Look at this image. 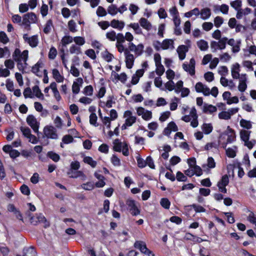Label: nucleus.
<instances>
[{
	"label": "nucleus",
	"instance_id": "1",
	"mask_svg": "<svg viewBox=\"0 0 256 256\" xmlns=\"http://www.w3.org/2000/svg\"><path fill=\"white\" fill-rule=\"evenodd\" d=\"M124 118H125V122L122 126V130L126 129L128 126H132L136 122V116H134L130 110H126L124 112Z\"/></svg>",
	"mask_w": 256,
	"mask_h": 256
},
{
	"label": "nucleus",
	"instance_id": "2",
	"mask_svg": "<svg viewBox=\"0 0 256 256\" xmlns=\"http://www.w3.org/2000/svg\"><path fill=\"white\" fill-rule=\"evenodd\" d=\"M44 136L48 138L56 140L58 138V135L56 129L52 126H46L43 130Z\"/></svg>",
	"mask_w": 256,
	"mask_h": 256
},
{
	"label": "nucleus",
	"instance_id": "3",
	"mask_svg": "<svg viewBox=\"0 0 256 256\" xmlns=\"http://www.w3.org/2000/svg\"><path fill=\"white\" fill-rule=\"evenodd\" d=\"M30 222L34 225H37L39 223L43 224V226L45 228L48 227L50 226V224L46 220V218L40 214L31 216L30 218Z\"/></svg>",
	"mask_w": 256,
	"mask_h": 256
},
{
	"label": "nucleus",
	"instance_id": "4",
	"mask_svg": "<svg viewBox=\"0 0 256 256\" xmlns=\"http://www.w3.org/2000/svg\"><path fill=\"white\" fill-rule=\"evenodd\" d=\"M127 48L129 52H134L136 56H139L143 53L144 46L142 44H140L136 46L132 42H129L128 48Z\"/></svg>",
	"mask_w": 256,
	"mask_h": 256
},
{
	"label": "nucleus",
	"instance_id": "5",
	"mask_svg": "<svg viewBox=\"0 0 256 256\" xmlns=\"http://www.w3.org/2000/svg\"><path fill=\"white\" fill-rule=\"evenodd\" d=\"M134 246L140 250L142 253L148 256H154L152 252L146 248V243L142 241H136L134 244Z\"/></svg>",
	"mask_w": 256,
	"mask_h": 256
},
{
	"label": "nucleus",
	"instance_id": "6",
	"mask_svg": "<svg viewBox=\"0 0 256 256\" xmlns=\"http://www.w3.org/2000/svg\"><path fill=\"white\" fill-rule=\"evenodd\" d=\"M26 122L35 132H38L40 123L33 115H28V116Z\"/></svg>",
	"mask_w": 256,
	"mask_h": 256
},
{
	"label": "nucleus",
	"instance_id": "7",
	"mask_svg": "<svg viewBox=\"0 0 256 256\" xmlns=\"http://www.w3.org/2000/svg\"><path fill=\"white\" fill-rule=\"evenodd\" d=\"M37 20L36 15L33 12H28L23 16L22 24L28 27L30 23H35Z\"/></svg>",
	"mask_w": 256,
	"mask_h": 256
},
{
	"label": "nucleus",
	"instance_id": "8",
	"mask_svg": "<svg viewBox=\"0 0 256 256\" xmlns=\"http://www.w3.org/2000/svg\"><path fill=\"white\" fill-rule=\"evenodd\" d=\"M182 68L186 72H188L191 76L195 74V60L194 58L190 60L188 64H182Z\"/></svg>",
	"mask_w": 256,
	"mask_h": 256
},
{
	"label": "nucleus",
	"instance_id": "9",
	"mask_svg": "<svg viewBox=\"0 0 256 256\" xmlns=\"http://www.w3.org/2000/svg\"><path fill=\"white\" fill-rule=\"evenodd\" d=\"M126 204L132 215L137 216L140 214V210L136 205L135 202L134 200H128Z\"/></svg>",
	"mask_w": 256,
	"mask_h": 256
},
{
	"label": "nucleus",
	"instance_id": "10",
	"mask_svg": "<svg viewBox=\"0 0 256 256\" xmlns=\"http://www.w3.org/2000/svg\"><path fill=\"white\" fill-rule=\"evenodd\" d=\"M229 182V178L227 175H224L220 181L218 183V186L219 188V190L222 192L226 193L227 192L226 186L228 184Z\"/></svg>",
	"mask_w": 256,
	"mask_h": 256
},
{
	"label": "nucleus",
	"instance_id": "11",
	"mask_svg": "<svg viewBox=\"0 0 256 256\" xmlns=\"http://www.w3.org/2000/svg\"><path fill=\"white\" fill-rule=\"evenodd\" d=\"M23 38L25 42L29 44L32 47H36L38 44V38L37 36H33L29 37L28 34H24L23 35Z\"/></svg>",
	"mask_w": 256,
	"mask_h": 256
},
{
	"label": "nucleus",
	"instance_id": "12",
	"mask_svg": "<svg viewBox=\"0 0 256 256\" xmlns=\"http://www.w3.org/2000/svg\"><path fill=\"white\" fill-rule=\"evenodd\" d=\"M195 88L196 92H202L206 96L210 94V89L200 82L196 84Z\"/></svg>",
	"mask_w": 256,
	"mask_h": 256
},
{
	"label": "nucleus",
	"instance_id": "13",
	"mask_svg": "<svg viewBox=\"0 0 256 256\" xmlns=\"http://www.w3.org/2000/svg\"><path fill=\"white\" fill-rule=\"evenodd\" d=\"M248 78L246 74H242L240 79H239V84L238 86V90L240 92H244L247 88Z\"/></svg>",
	"mask_w": 256,
	"mask_h": 256
},
{
	"label": "nucleus",
	"instance_id": "14",
	"mask_svg": "<svg viewBox=\"0 0 256 256\" xmlns=\"http://www.w3.org/2000/svg\"><path fill=\"white\" fill-rule=\"evenodd\" d=\"M126 58V64L128 68H131L134 63V56L128 52V50H126V54H124Z\"/></svg>",
	"mask_w": 256,
	"mask_h": 256
},
{
	"label": "nucleus",
	"instance_id": "15",
	"mask_svg": "<svg viewBox=\"0 0 256 256\" xmlns=\"http://www.w3.org/2000/svg\"><path fill=\"white\" fill-rule=\"evenodd\" d=\"M190 114L192 119L190 126L193 128H196L198 126V116L195 108L194 107L190 110Z\"/></svg>",
	"mask_w": 256,
	"mask_h": 256
},
{
	"label": "nucleus",
	"instance_id": "16",
	"mask_svg": "<svg viewBox=\"0 0 256 256\" xmlns=\"http://www.w3.org/2000/svg\"><path fill=\"white\" fill-rule=\"evenodd\" d=\"M140 26L147 31L150 30L152 28V24L146 18H142L139 20Z\"/></svg>",
	"mask_w": 256,
	"mask_h": 256
},
{
	"label": "nucleus",
	"instance_id": "17",
	"mask_svg": "<svg viewBox=\"0 0 256 256\" xmlns=\"http://www.w3.org/2000/svg\"><path fill=\"white\" fill-rule=\"evenodd\" d=\"M240 66L238 63L234 64L232 68V76L234 79H240L241 74H240Z\"/></svg>",
	"mask_w": 256,
	"mask_h": 256
},
{
	"label": "nucleus",
	"instance_id": "18",
	"mask_svg": "<svg viewBox=\"0 0 256 256\" xmlns=\"http://www.w3.org/2000/svg\"><path fill=\"white\" fill-rule=\"evenodd\" d=\"M188 47L184 45H181L178 48L176 51L178 53L179 58L180 60L184 59L186 54L188 51Z\"/></svg>",
	"mask_w": 256,
	"mask_h": 256
},
{
	"label": "nucleus",
	"instance_id": "19",
	"mask_svg": "<svg viewBox=\"0 0 256 256\" xmlns=\"http://www.w3.org/2000/svg\"><path fill=\"white\" fill-rule=\"evenodd\" d=\"M162 50L172 49L173 50L174 47V40L172 39L164 40L162 42Z\"/></svg>",
	"mask_w": 256,
	"mask_h": 256
},
{
	"label": "nucleus",
	"instance_id": "20",
	"mask_svg": "<svg viewBox=\"0 0 256 256\" xmlns=\"http://www.w3.org/2000/svg\"><path fill=\"white\" fill-rule=\"evenodd\" d=\"M178 130V128L176 124L174 122H171L164 130V132L166 135L169 136L172 131L176 132Z\"/></svg>",
	"mask_w": 256,
	"mask_h": 256
},
{
	"label": "nucleus",
	"instance_id": "21",
	"mask_svg": "<svg viewBox=\"0 0 256 256\" xmlns=\"http://www.w3.org/2000/svg\"><path fill=\"white\" fill-rule=\"evenodd\" d=\"M124 22L123 21H120L117 20H112L110 22V26L114 28L121 30L124 26Z\"/></svg>",
	"mask_w": 256,
	"mask_h": 256
},
{
	"label": "nucleus",
	"instance_id": "22",
	"mask_svg": "<svg viewBox=\"0 0 256 256\" xmlns=\"http://www.w3.org/2000/svg\"><path fill=\"white\" fill-rule=\"evenodd\" d=\"M28 50H24L17 57V58H18V60L15 58L14 60L16 62H22V61H23L24 62V64H26V60L28 58Z\"/></svg>",
	"mask_w": 256,
	"mask_h": 256
},
{
	"label": "nucleus",
	"instance_id": "23",
	"mask_svg": "<svg viewBox=\"0 0 256 256\" xmlns=\"http://www.w3.org/2000/svg\"><path fill=\"white\" fill-rule=\"evenodd\" d=\"M200 18L202 20H207L211 16V10L209 8H204L200 11Z\"/></svg>",
	"mask_w": 256,
	"mask_h": 256
},
{
	"label": "nucleus",
	"instance_id": "24",
	"mask_svg": "<svg viewBox=\"0 0 256 256\" xmlns=\"http://www.w3.org/2000/svg\"><path fill=\"white\" fill-rule=\"evenodd\" d=\"M217 108L212 104H205L204 106L203 112L204 113L212 114L216 112Z\"/></svg>",
	"mask_w": 256,
	"mask_h": 256
},
{
	"label": "nucleus",
	"instance_id": "25",
	"mask_svg": "<svg viewBox=\"0 0 256 256\" xmlns=\"http://www.w3.org/2000/svg\"><path fill=\"white\" fill-rule=\"evenodd\" d=\"M202 130L206 134H210L213 130V127L211 124H204L202 126Z\"/></svg>",
	"mask_w": 256,
	"mask_h": 256
},
{
	"label": "nucleus",
	"instance_id": "26",
	"mask_svg": "<svg viewBox=\"0 0 256 256\" xmlns=\"http://www.w3.org/2000/svg\"><path fill=\"white\" fill-rule=\"evenodd\" d=\"M23 252L24 256H36V252L32 247L24 248Z\"/></svg>",
	"mask_w": 256,
	"mask_h": 256
},
{
	"label": "nucleus",
	"instance_id": "27",
	"mask_svg": "<svg viewBox=\"0 0 256 256\" xmlns=\"http://www.w3.org/2000/svg\"><path fill=\"white\" fill-rule=\"evenodd\" d=\"M200 14V10L197 8H194V9L186 12L184 14V16L186 18H190L192 16H198Z\"/></svg>",
	"mask_w": 256,
	"mask_h": 256
},
{
	"label": "nucleus",
	"instance_id": "28",
	"mask_svg": "<svg viewBox=\"0 0 256 256\" xmlns=\"http://www.w3.org/2000/svg\"><path fill=\"white\" fill-rule=\"evenodd\" d=\"M52 74L54 78L56 80L57 82H60L63 81L64 78L60 74L59 71L57 69H54L52 70Z\"/></svg>",
	"mask_w": 256,
	"mask_h": 256
},
{
	"label": "nucleus",
	"instance_id": "29",
	"mask_svg": "<svg viewBox=\"0 0 256 256\" xmlns=\"http://www.w3.org/2000/svg\"><path fill=\"white\" fill-rule=\"evenodd\" d=\"M129 26L132 28L138 34H142V31L138 23H132L129 24Z\"/></svg>",
	"mask_w": 256,
	"mask_h": 256
},
{
	"label": "nucleus",
	"instance_id": "30",
	"mask_svg": "<svg viewBox=\"0 0 256 256\" xmlns=\"http://www.w3.org/2000/svg\"><path fill=\"white\" fill-rule=\"evenodd\" d=\"M197 46L201 50H206L208 48V42L203 40L198 41Z\"/></svg>",
	"mask_w": 256,
	"mask_h": 256
},
{
	"label": "nucleus",
	"instance_id": "31",
	"mask_svg": "<svg viewBox=\"0 0 256 256\" xmlns=\"http://www.w3.org/2000/svg\"><path fill=\"white\" fill-rule=\"evenodd\" d=\"M240 126L246 129L249 130L252 128L251 122L244 119H242L240 122Z\"/></svg>",
	"mask_w": 256,
	"mask_h": 256
},
{
	"label": "nucleus",
	"instance_id": "32",
	"mask_svg": "<svg viewBox=\"0 0 256 256\" xmlns=\"http://www.w3.org/2000/svg\"><path fill=\"white\" fill-rule=\"evenodd\" d=\"M74 40V38L70 36H64L61 40V43L64 46H66L67 44H70Z\"/></svg>",
	"mask_w": 256,
	"mask_h": 256
},
{
	"label": "nucleus",
	"instance_id": "33",
	"mask_svg": "<svg viewBox=\"0 0 256 256\" xmlns=\"http://www.w3.org/2000/svg\"><path fill=\"white\" fill-rule=\"evenodd\" d=\"M32 90L33 93L35 94V96L36 97L40 98L42 100L44 99V95L42 93L40 89L39 88V87L38 86H34L32 88Z\"/></svg>",
	"mask_w": 256,
	"mask_h": 256
},
{
	"label": "nucleus",
	"instance_id": "34",
	"mask_svg": "<svg viewBox=\"0 0 256 256\" xmlns=\"http://www.w3.org/2000/svg\"><path fill=\"white\" fill-rule=\"evenodd\" d=\"M84 162L90 165L92 168H95L97 164L96 162L93 160L92 158L90 156H85L84 158Z\"/></svg>",
	"mask_w": 256,
	"mask_h": 256
},
{
	"label": "nucleus",
	"instance_id": "35",
	"mask_svg": "<svg viewBox=\"0 0 256 256\" xmlns=\"http://www.w3.org/2000/svg\"><path fill=\"white\" fill-rule=\"evenodd\" d=\"M53 28L52 22L51 20H49L47 21L44 28V32L46 34H49Z\"/></svg>",
	"mask_w": 256,
	"mask_h": 256
},
{
	"label": "nucleus",
	"instance_id": "36",
	"mask_svg": "<svg viewBox=\"0 0 256 256\" xmlns=\"http://www.w3.org/2000/svg\"><path fill=\"white\" fill-rule=\"evenodd\" d=\"M250 133V131L242 130L240 132V136L241 139L244 142L247 141L248 140H249Z\"/></svg>",
	"mask_w": 256,
	"mask_h": 256
},
{
	"label": "nucleus",
	"instance_id": "37",
	"mask_svg": "<svg viewBox=\"0 0 256 256\" xmlns=\"http://www.w3.org/2000/svg\"><path fill=\"white\" fill-rule=\"evenodd\" d=\"M107 10L108 12L112 16L116 15L118 12V8L114 4L110 5L108 8Z\"/></svg>",
	"mask_w": 256,
	"mask_h": 256
},
{
	"label": "nucleus",
	"instance_id": "38",
	"mask_svg": "<svg viewBox=\"0 0 256 256\" xmlns=\"http://www.w3.org/2000/svg\"><path fill=\"white\" fill-rule=\"evenodd\" d=\"M43 64L42 62H38L34 66L32 67V72L38 76L40 68H42Z\"/></svg>",
	"mask_w": 256,
	"mask_h": 256
},
{
	"label": "nucleus",
	"instance_id": "39",
	"mask_svg": "<svg viewBox=\"0 0 256 256\" xmlns=\"http://www.w3.org/2000/svg\"><path fill=\"white\" fill-rule=\"evenodd\" d=\"M106 36L108 39L113 42L116 40L117 37V34L114 30H111L106 32Z\"/></svg>",
	"mask_w": 256,
	"mask_h": 256
},
{
	"label": "nucleus",
	"instance_id": "40",
	"mask_svg": "<svg viewBox=\"0 0 256 256\" xmlns=\"http://www.w3.org/2000/svg\"><path fill=\"white\" fill-rule=\"evenodd\" d=\"M70 52L72 54H80L81 52V48L80 46H76L74 44H72L70 48Z\"/></svg>",
	"mask_w": 256,
	"mask_h": 256
},
{
	"label": "nucleus",
	"instance_id": "41",
	"mask_svg": "<svg viewBox=\"0 0 256 256\" xmlns=\"http://www.w3.org/2000/svg\"><path fill=\"white\" fill-rule=\"evenodd\" d=\"M230 4V6L234 8L236 10H238L241 8L242 0H236L234 1L231 2Z\"/></svg>",
	"mask_w": 256,
	"mask_h": 256
},
{
	"label": "nucleus",
	"instance_id": "42",
	"mask_svg": "<svg viewBox=\"0 0 256 256\" xmlns=\"http://www.w3.org/2000/svg\"><path fill=\"white\" fill-rule=\"evenodd\" d=\"M190 206L194 208L196 212H206V209L199 204H192Z\"/></svg>",
	"mask_w": 256,
	"mask_h": 256
},
{
	"label": "nucleus",
	"instance_id": "43",
	"mask_svg": "<svg viewBox=\"0 0 256 256\" xmlns=\"http://www.w3.org/2000/svg\"><path fill=\"white\" fill-rule=\"evenodd\" d=\"M102 57L106 62H110L113 58L114 56L112 54L106 50L102 53Z\"/></svg>",
	"mask_w": 256,
	"mask_h": 256
},
{
	"label": "nucleus",
	"instance_id": "44",
	"mask_svg": "<svg viewBox=\"0 0 256 256\" xmlns=\"http://www.w3.org/2000/svg\"><path fill=\"white\" fill-rule=\"evenodd\" d=\"M93 88L92 86H86L82 92L83 94L86 96H92L93 94Z\"/></svg>",
	"mask_w": 256,
	"mask_h": 256
},
{
	"label": "nucleus",
	"instance_id": "45",
	"mask_svg": "<svg viewBox=\"0 0 256 256\" xmlns=\"http://www.w3.org/2000/svg\"><path fill=\"white\" fill-rule=\"evenodd\" d=\"M47 156L54 162H58L60 159V156L52 152H48Z\"/></svg>",
	"mask_w": 256,
	"mask_h": 256
},
{
	"label": "nucleus",
	"instance_id": "46",
	"mask_svg": "<svg viewBox=\"0 0 256 256\" xmlns=\"http://www.w3.org/2000/svg\"><path fill=\"white\" fill-rule=\"evenodd\" d=\"M136 159L137 160L138 166L139 168H144L146 166V160H144L143 158H140V156L139 155L136 157Z\"/></svg>",
	"mask_w": 256,
	"mask_h": 256
},
{
	"label": "nucleus",
	"instance_id": "47",
	"mask_svg": "<svg viewBox=\"0 0 256 256\" xmlns=\"http://www.w3.org/2000/svg\"><path fill=\"white\" fill-rule=\"evenodd\" d=\"M236 147L233 148H228L226 150V154L228 156L233 158L236 156Z\"/></svg>",
	"mask_w": 256,
	"mask_h": 256
},
{
	"label": "nucleus",
	"instance_id": "48",
	"mask_svg": "<svg viewBox=\"0 0 256 256\" xmlns=\"http://www.w3.org/2000/svg\"><path fill=\"white\" fill-rule=\"evenodd\" d=\"M228 40V38L226 37H224L220 40H219L218 44L220 50H224L225 48L226 42H227Z\"/></svg>",
	"mask_w": 256,
	"mask_h": 256
},
{
	"label": "nucleus",
	"instance_id": "49",
	"mask_svg": "<svg viewBox=\"0 0 256 256\" xmlns=\"http://www.w3.org/2000/svg\"><path fill=\"white\" fill-rule=\"evenodd\" d=\"M73 41L78 46H82L85 44V40L82 36L74 37Z\"/></svg>",
	"mask_w": 256,
	"mask_h": 256
},
{
	"label": "nucleus",
	"instance_id": "50",
	"mask_svg": "<svg viewBox=\"0 0 256 256\" xmlns=\"http://www.w3.org/2000/svg\"><path fill=\"white\" fill-rule=\"evenodd\" d=\"M96 12L98 16H104L107 14L106 10L102 6H99Z\"/></svg>",
	"mask_w": 256,
	"mask_h": 256
},
{
	"label": "nucleus",
	"instance_id": "51",
	"mask_svg": "<svg viewBox=\"0 0 256 256\" xmlns=\"http://www.w3.org/2000/svg\"><path fill=\"white\" fill-rule=\"evenodd\" d=\"M4 64L5 66L6 67V68L8 70L13 69L14 66V62L10 59L6 60L4 62Z\"/></svg>",
	"mask_w": 256,
	"mask_h": 256
},
{
	"label": "nucleus",
	"instance_id": "52",
	"mask_svg": "<svg viewBox=\"0 0 256 256\" xmlns=\"http://www.w3.org/2000/svg\"><path fill=\"white\" fill-rule=\"evenodd\" d=\"M81 187L86 190H91L94 188V184L91 182H88L82 184Z\"/></svg>",
	"mask_w": 256,
	"mask_h": 256
},
{
	"label": "nucleus",
	"instance_id": "53",
	"mask_svg": "<svg viewBox=\"0 0 256 256\" xmlns=\"http://www.w3.org/2000/svg\"><path fill=\"white\" fill-rule=\"evenodd\" d=\"M97 119L98 118L96 114L94 112L92 113L90 116V124L95 126H98V124H96Z\"/></svg>",
	"mask_w": 256,
	"mask_h": 256
},
{
	"label": "nucleus",
	"instance_id": "54",
	"mask_svg": "<svg viewBox=\"0 0 256 256\" xmlns=\"http://www.w3.org/2000/svg\"><path fill=\"white\" fill-rule=\"evenodd\" d=\"M9 41V38L4 32H0V42L4 44H6Z\"/></svg>",
	"mask_w": 256,
	"mask_h": 256
},
{
	"label": "nucleus",
	"instance_id": "55",
	"mask_svg": "<svg viewBox=\"0 0 256 256\" xmlns=\"http://www.w3.org/2000/svg\"><path fill=\"white\" fill-rule=\"evenodd\" d=\"M156 74L159 76H161L164 72V66L162 64H156Z\"/></svg>",
	"mask_w": 256,
	"mask_h": 256
},
{
	"label": "nucleus",
	"instance_id": "56",
	"mask_svg": "<svg viewBox=\"0 0 256 256\" xmlns=\"http://www.w3.org/2000/svg\"><path fill=\"white\" fill-rule=\"evenodd\" d=\"M218 118L220 119L228 120L230 119L231 117L228 111H223L218 114Z\"/></svg>",
	"mask_w": 256,
	"mask_h": 256
},
{
	"label": "nucleus",
	"instance_id": "57",
	"mask_svg": "<svg viewBox=\"0 0 256 256\" xmlns=\"http://www.w3.org/2000/svg\"><path fill=\"white\" fill-rule=\"evenodd\" d=\"M224 22L223 18L219 16H216L214 19V24L216 27L219 28Z\"/></svg>",
	"mask_w": 256,
	"mask_h": 256
},
{
	"label": "nucleus",
	"instance_id": "58",
	"mask_svg": "<svg viewBox=\"0 0 256 256\" xmlns=\"http://www.w3.org/2000/svg\"><path fill=\"white\" fill-rule=\"evenodd\" d=\"M115 77L122 83H124L127 79L126 74L124 72L120 74V75L115 73Z\"/></svg>",
	"mask_w": 256,
	"mask_h": 256
},
{
	"label": "nucleus",
	"instance_id": "59",
	"mask_svg": "<svg viewBox=\"0 0 256 256\" xmlns=\"http://www.w3.org/2000/svg\"><path fill=\"white\" fill-rule=\"evenodd\" d=\"M85 54L92 60H95L96 58V56L95 52L92 49H88L86 50L85 52Z\"/></svg>",
	"mask_w": 256,
	"mask_h": 256
},
{
	"label": "nucleus",
	"instance_id": "60",
	"mask_svg": "<svg viewBox=\"0 0 256 256\" xmlns=\"http://www.w3.org/2000/svg\"><path fill=\"white\" fill-rule=\"evenodd\" d=\"M20 129L23 135L27 138L32 134L30 130L28 127L22 126Z\"/></svg>",
	"mask_w": 256,
	"mask_h": 256
},
{
	"label": "nucleus",
	"instance_id": "61",
	"mask_svg": "<svg viewBox=\"0 0 256 256\" xmlns=\"http://www.w3.org/2000/svg\"><path fill=\"white\" fill-rule=\"evenodd\" d=\"M74 138L70 134L65 135L62 138V141L66 144L71 143L73 142Z\"/></svg>",
	"mask_w": 256,
	"mask_h": 256
},
{
	"label": "nucleus",
	"instance_id": "62",
	"mask_svg": "<svg viewBox=\"0 0 256 256\" xmlns=\"http://www.w3.org/2000/svg\"><path fill=\"white\" fill-rule=\"evenodd\" d=\"M160 204L164 208L168 209L170 206V202L166 198H162L160 200Z\"/></svg>",
	"mask_w": 256,
	"mask_h": 256
},
{
	"label": "nucleus",
	"instance_id": "63",
	"mask_svg": "<svg viewBox=\"0 0 256 256\" xmlns=\"http://www.w3.org/2000/svg\"><path fill=\"white\" fill-rule=\"evenodd\" d=\"M164 86L166 88L170 91H172L174 90V83L172 80H170L166 82Z\"/></svg>",
	"mask_w": 256,
	"mask_h": 256
},
{
	"label": "nucleus",
	"instance_id": "64",
	"mask_svg": "<svg viewBox=\"0 0 256 256\" xmlns=\"http://www.w3.org/2000/svg\"><path fill=\"white\" fill-rule=\"evenodd\" d=\"M248 220L256 226V217L253 212H250L248 216Z\"/></svg>",
	"mask_w": 256,
	"mask_h": 256
}]
</instances>
